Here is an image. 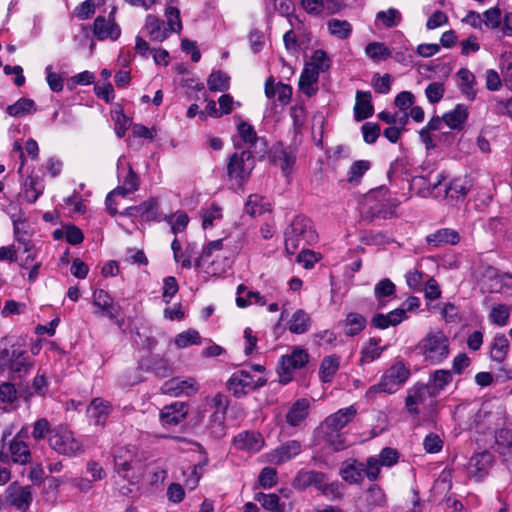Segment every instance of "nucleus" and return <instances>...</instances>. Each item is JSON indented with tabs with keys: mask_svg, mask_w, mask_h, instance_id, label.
<instances>
[{
	"mask_svg": "<svg viewBox=\"0 0 512 512\" xmlns=\"http://www.w3.org/2000/svg\"><path fill=\"white\" fill-rule=\"evenodd\" d=\"M285 251L294 255L300 247L310 246L318 241V234L310 218L297 215L284 231Z\"/></svg>",
	"mask_w": 512,
	"mask_h": 512,
	"instance_id": "obj_1",
	"label": "nucleus"
},
{
	"mask_svg": "<svg viewBox=\"0 0 512 512\" xmlns=\"http://www.w3.org/2000/svg\"><path fill=\"white\" fill-rule=\"evenodd\" d=\"M0 359H3L4 371L7 370L14 380L26 378L35 365L32 355L19 344H13L9 348L3 347Z\"/></svg>",
	"mask_w": 512,
	"mask_h": 512,
	"instance_id": "obj_2",
	"label": "nucleus"
},
{
	"mask_svg": "<svg viewBox=\"0 0 512 512\" xmlns=\"http://www.w3.org/2000/svg\"><path fill=\"white\" fill-rule=\"evenodd\" d=\"M165 16L167 17V26L164 20L153 14L146 16L143 31L146 32L151 41L163 42L169 37L171 32H180L182 29L180 11L178 8L172 6L167 7Z\"/></svg>",
	"mask_w": 512,
	"mask_h": 512,
	"instance_id": "obj_3",
	"label": "nucleus"
},
{
	"mask_svg": "<svg viewBox=\"0 0 512 512\" xmlns=\"http://www.w3.org/2000/svg\"><path fill=\"white\" fill-rule=\"evenodd\" d=\"M410 375L409 367L402 360H397L383 373L378 383L368 388L366 398L373 399L379 393H396L408 381Z\"/></svg>",
	"mask_w": 512,
	"mask_h": 512,
	"instance_id": "obj_4",
	"label": "nucleus"
},
{
	"mask_svg": "<svg viewBox=\"0 0 512 512\" xmlns=\"http://www.w3.org/2000/svg\"><path fill=\"white\" fill-rule=\"evenodd\" d=\"M256 158H258V155L248 150L231 154L226 164V177L228 181L239 188H243L249 181L255 168Z\"/></svg>",
	"mask_w": 512,
	"mask_h": 512,
	"instance_id": "obj_5",
	"label": "nucleus"
},
{
	"mask_svg": "<svg viewBox=\"0 0 512 512\" xmlns=\"http://www.w3.org/2000/svg\"><path fill=\"white\" fill-rule=\"evenodd\" d=\"M425 361L432 365L441 364L450 354L449 338L443 331H430L416 347Z\"/></svg>",
	"mask_w": 512,
	"mask_h": 512,
	"instance_id": "obj_6",
	"label": "nucleus"
},
{
	"mask_svg": "<svg viewBox=\"0 0 512 512\" xmlns=\"http://www.w3.org/2000/svg\"><path fill=\"white\" fill-rule=\"evenodd\" d=\"M236 122L237 134L240 141L234 140V147L236 149L247 146L248 151L258 155V159L265 158L268 151V143L264 137H259L254 126L247 121L241 119L240 116H234Z\"/></svg>",
	"mask_w": 512,
	"mask_h": 512,
	"instance_id": "obj_7",
	"label": "nucleus"
},
{
	"mask_svg": "<svg viewBox=\"0 0 512 512\" xmlns=\"http://www.w3.org/2000/svg\"><path fill=\"white\" fill-rule=\"evenodd\" d=\"M48 443L51 449L65 456L75 457L84 452L83 443L71 430L63 426L53 428Z\"/></svg>",
	"mask_w": 512,
	"mask_h": 512,
	"instance_id": "obj_8",
	"label": "nucleus"
},
{
	"mask_svg": "<svg viewBox=\"0 0 512 512\" xmlns=\"http://www.w3.org/2000/svg\"><path fill=\"white\" fill-rule=\"evenodd\" d=\"M309 362V354L307 350L295 347L290 354L282 355L277 372L279 374L280 383L288 384L293 379V373L307 365Z\"/></svg>",
	"mask_w": 512,
	"mask_h": 512,
	"instance_id": "obj_9",
	"label": "nucleus"
},
{
	"mask_svg": "<svg viewBox=\"0 0 512 512\" xmlns=\"http://www.w3.org/2000/svg\"><path fill=\"white\" fill-rule=\"evenodd\" d=\"M267 383L265 377L254 378L249 372L245 370L235 371L227 381V389L236 398L246 396L252 391H255Z\"/></svg>",
	"mask_w": 512,
	"mask_h": 512,
	"instance_id": "obj_10",
	"label": "nucleus"
},
{
	"mask_svg": "<svg viewBox=\"0 0 512 512\" xmlns=\"http://www.w3.org/2000/svg\"><path fill=\"white\" fill-rule=\"evenodd\" d=\"M93 314L96 317L108 318L110 321L121 326L123 321L119 320L121 306L115 303L114 298L104 289H95L92 294Z\"/></svg>",
	"mask_w": 512,
	"mask_h": 512,
	"instance_id": "obj_11",
	"label": "nucleus"
},
{
	"mask_svg": "<svg viewBox=\"0 0 512 512\" xmlns=\"http://www.w3.org/2000/svg\"><path fill=\"white\" fill-rule=\"evenodd\" d=\"M292 486L300 491L306 490L308 487H315L317 490L326 493L332 491V484L327 483V475L316 470H300L292 481Z\"/></svg>",
	"mask_w": 512,
	"mask_h": 512,
	"instance_id": "obj_12",
	"label": "nucleus"
},
{
	"mask_svg": "<svg viewBox=\"0 0 512 512\" xmlns=\"http://www.w3.org/2000/svg\"><path fill=\"white\" fill-rule=\"evenodd\" d=\"M120 216L140 218L144 221H161L158 215V200L150 198L137 206H130L119 213Z\"/></svg>",
	"mask_w": 512,
	"mask_h": 512,
	"instance_id": "obj_13",
	"label": "nucleus"
},
{
	"mask_svg": "<svg viewBox=\"0 0 512 512\" xmlns=\"http://www.w3.org/2000/svg\"><path fill=\"white\" fill-rule=\"evenodd\" d=\"M7 502L22 512H27L32 503V488L31 486H20L17 482L10 484L6 490Z\"/></svg>",
	"mask_w": 512,
	"mask_h": 512,
	"instance_id": "obj_14",
	"label": "nucleus"
},
{
	"mask_svg": "<svg viewBox=\"0 0 512 512\" xmlns=\"http://www.w3.org/2000/svg\"><path fill=\"white\" fill-rule=\"evenodd\" d=\"M302 451V443L298 440H288L266 454L267 461L275 465H281L299 455Z\"/></svg>",
	"mask_w": 512,
	"mask_h": 512,
	"instance_id": "obj_15",
	"label": "nucleus"
},
{
	"mask_svg": "<svg viewBox=\"0 0 512 512\" xmlns=\"http://www.w3.org/2000/svg\"><path fill=\"white\" fill-rule=\"evenodd\" d=\"M232 443L238 450L256 453L262 449L265 441L261 433L245 430L237 434Z\"/></svg>",
	"mask_w": 512,
	"mask_h": 512,
	"instance_id": "obj_16",
	"label": "nucleus"
},
{
	"mask_svg": "<svg viewBox=\"0 0 512 512\" xmlns=\"http://www.w3.org/2000/svg\"><path fill=\"white\" fill-rule=\"evenodd\" d=\"M187 414L188 405L185 402L176 401L161 409L160 422L163 426H176L186 418Z\"/></svg>",
	"mask_w": 512,
	"mask_h": 512,
	"instance_id": "obj_17",
	"label": "nucleus"
},
{
	"mask_svg": "<svg viewBox=\"0 0 512 512\" xmlns=\"http://www.w3.org/2000/svg\"><path fill=\"white\" fill-rule=\"evenodd\" d=\"M365 464L355 458H348L342 462L339 475L350 485L360 484L364 480Z\"/></svg>",
	"mask_w": 512,
	"mask_h": 512,
	"instance_id": "obj_18",
	"label": "nucleus"
},
{
	"mask_svg": "<svg viewBox=\"0 0 512 512\" xmlns=\"http://www.w3.org/2000/svg\"><path fill=\"white\" fill-rule=\"evenodd\" d=\"M371 196L368 198L366 207L363 211L362 217L368 222L375 219H387L394 213L396 204H391L389 201H370Z\"/></svg>",
	"mask_w": 512,
	"mask_h": 512,
	"instance_id": "obj_19",
	"label": "nucleus"
},
{
	"mask_svg": "<svg viewBox=\"0 0 512 512\" xmlns=\"http://www.w3.org/2000/svg\"><path fill=\"white\" fill-rule=\"evenodd\" d=\"M94 37L103 41L105 39L117 40L120 37L121 29L115 20H107L104 16H97L93 23Z\"/></svg>",
	"mask_w": 512,
	"mask_h": 512,
	"instance_id": "obj_20",
	"label": "nucleus"
},
{
	"mask_svg": "<svg viewBox=\"0 0 512 512\" xmlns=\"http://www.w3.org/2000/svg\"><path fill=\"white\" fill-rule=\"evenodd\" d=\"M356 414L357 410L354 406L339 409L324 420L321 424V428H331L342 431V429L354 419Z\"/></svg>",
	"mask_w": 512,
	"mask_h": 512,
	"instance_id": "obj_21",
	"label": "nucleus"
},
{
	"mask_svg": "<svg viewBox=\"0 0 512 512\" xmlns=\"http://www.w3.org/2000/svg\"><path fill=\"white\" fill-rule=\"evenodd\" d=\"M113 411L109 401L102 398H94L87 407L88 416L94 420L95 425L104 426L107 418Z\"/></svg>",
	"mask_w": 512,
	"mask_h": 512,
	"instance_id": "obj_22",
	"label": "nucleus"
},
{
	"mask_svg": "<svg viewBox=\"0 0 512 512\" xmlns=\"http://www.w3.org/2000/svg\"><path fill=\"white\" fill-rule=\"evenodd\" d=\"M469 118V111L466 105L457 104L452 110L442 115L443 122L452 130L461 131L464 129Z\"/></svg>",
	"mask_w": 512,
	"mask_h": 512,
	"instance_id": "obj_23",
	"label": "nucleus"
},
{
	"mask_svg": "<svg viewBox=\"0 0 512 512\" xmlns=\"http://www.w3.org/2000/svg\"><path fill=\"white\" fill-rule=\"evenodd\" d=\"M405 319H407V314L404 313V310L396 308L387 314L376 313L370 323L372 327L384 330L390 326H397Z\"/></svg>",
	"mask_w": 512,
	"mask_h": 512,
	"instance_id": "obj_24",
	"label": "nucleus"
},
{
	"mask_svg": "<svg viewBox=\"0 0 512 512\" xmlns=\"http://www.w3.org/2000/svg\"><path fill=\"white\" fill-rule=\"evenodd\" d=\"M372 94L370 91L356 92V103L354 106V118L356 121H362L374 114V107L372 104Z\"/></svg>",
	"mask_w": 512,
	"mask_h": 512,
	"instance_id": "obj_25",
	"label": "nucleus"
},
{
	"mask_svg": "<svg viewBox=\"0 0 512 512\" xmlns=\"http://www.w3.org/2000/svg\"><path fill=\"white\" fill-rule=\"evenodd\" d=\"M310 403L306 398L297 399L288 410L286 422L292 426H300L309 415Z\"/></svg>",
	"mask_w": 512,
	"mask_h": 512,
	"instance_id": "obj_26",
	"label": "nucleus"
},
{
	"mask_svg": "<svg viewBox=\"0 0 512 512\" xmlns=\"http://www.w3.org/2000/svg\"><path fill=\"white\" fill-rule=\"evenodd\" d=\"M374 297L377 308H384L391 298H396V285L389 278L381 279L374 286Z\"/></svg>",
	"mask_w": 512,
	"mask_h": 512,
	"instance_id": "obj_27",
	"label": "nucleus"
},
{
	"mask_svg": "<svg viewBox=\"0 0 512 512\" xmlns=\"http://www.w3.org/2000/svg\"><path fill=\"white\" fill-rule=\"evenodd\" d=\"M426 241L428 244H431L435 247L450 244L456 245L460 242V235L458 231L451 228H441L436 230L434 233L429 234L426 237Z\"/></svg>",
	"mask_w": 512,
	"mask_h": 512,
	"instance_id": "obj_28",
	"label": "nucleus"
},
{
	"mask_svg": "<svg viewBox=\"0 0 512 512\" xmlns=\"http://www.w3.org/2000/svg\"><path fill=\"white\" fill-rule=\"evenodd\" d=\"M318 78L319 74L316 70L310 69V66H305L299 78V89L306 96L312 97L318 92Z\"/></svg>",
	"mask_w": 512,
	"mask_h": 512,
	"instance_id": "obj_29",
	"label": "nucleus"
},
{
	"mask_svg": "<svg viewBox=\"0 0 512 512\" xmlns=\"http://www.w3.org/2000/svg\"><path fill=\"white\" fill-rule=\"evenodd\" d=\"M340 367V357L333 354L325 356L320 364L319 379L323 383H330Z\"/></svg>",
	"mask_w": 512,
	"mask_h": 512,
	"instance_id": "obj_30",
	"label": "nucleus"
},
{
	"mask_svg": "<svg viewBox=\"0 0 512 512\" xmlns=\"http://www.w3.org/2000/svg\"><path fill=\"white\" fill-rule=\"evenodd\" d=\"M44 191L43 180L39 176L29 175L24 182V197L28 203H35Z\"/></svg>",
	"mask_w": 512,
	"mask_h": 512,
	"instance_id": "obj_31",
	"label": "nucleus"
},
{
	"mask_svg": "<svg viewBox=\"0 0 512 512\" xmlns=\"http://www.w3.org/2000/svg\"><path fill=\"white\" fill-rule=\"evenodd\" d=\"M457 76L460 79L459 89L468 100H474L476 98V90L474 84L476 82L474 74L467 68H460L457 72Z\"/></svg>",
	"mask_w": 512,
	"mask_h": 512,
	"instance_id": "obj_32",
	"label": "nucleus"
},
{
	"mask_svg": "<svg viewBox=\"0 0 512 512\" xmlns=\"http://www.w3.org/2000/svg\"><path fill=\"white\" fill-rule=\"evenodd\" d=\"M380 342L381 339L375 337L368 340V343L361 349L360 365L369 364L381 356L385 347H379Z\"/></svg>",
	"mask_w": 512,
	"mask_h": 512,
	"instance_id": "obj_33",
	"label": "nucleus"
},
{
	"mask_svg": "<svg viewBox=\"0 0 512 512\" xmlns=\"http://www.w3.org/2000/svg\"><path fill=\"white\" fill-rule=\"evenodd\" d=\"M9 452L11 460L16 464L25 465L30 462L31 452L26 442L11 440L9 443Z\"/></svg>",
	"mask_w": 512,
	"mask_h": 512,
	"instance_id": "obj_34",
	"label": "nucleus"
},
{
	"mask_svg": "<svg viewBox=\"0 0 512 512\" xmlns=\"http://www.w3.org/2000/svg\"><path fill=\"white\" fill-rule=\"evenodd\" d=\"M321 431L323 433V440L333 451H342L348 447L346 438L341 431L331 428H321Z\"/></svg>",
	"mask_w": 512,
	"mask_h": 512,
	"instance_id": "obj_35",
	"label": "nucleus"
},
{
	"mask_svg": "<svg viewBox=\"0 0 512 512\" xmlns=\"http://www.w3.org/2000/svg\"><path fill=\"white\" fill-rule=\"evenodd\" d=\"M254 500L259 502L261 506L270 512H284L285 504L280 502V498L275 493L258 492L254 496Z\"/></svg>",
	"mask_w": 512,
	"mask_h": 512,
	"instance_id": "obj_36",
	"label": "nucleus"
},
{
	"mask_svg": "<svg viewBox=\"0 0 512 512\" xmlns=\"http://www.w3.org/2000/svg\"><path fill=\"white\" fill-rule=\"evenodd\" d=\"M470 181L465 178H455L445 187V194L452 199L464 198L470 191Z\"/></svg>",
	"mask_w": 512,
	"mask_h": 512,
	"instance_id": "obj_37",
	"label": "nucleus"
},
{
	"mask_svg": "<svg viewBox=\"0 0 512 512\" xmlns=\"http://www.w3.org/2000/svg\"><path fill=\"white\" fill-rule=\"evenodd\" d=\"M36 111L35 102L29 98H20L6 108V113L12 117H23Z\"/></svg>",
	"mask_w": 512,
	"mask_h": 512,
	"instance_id": "obj_38",
	"label": "nucleus"
},
{
	"mask_svg": "<svg viewBox=\"0 0 512 512\" xmlns=\"http://www.w3.org/2000/svg\"><path fill=\"white\" fill-rule=\"evenodd\" d=\"M247 290V287L244 284H240L237 287V297H236V304L240 308H245L251 303L259 304L260 306H263L266 304V299L264 296H262L259 292L255 291H247L246 296L243 297L242 293H244Z\"/></svg>",
	"mask_w": 512,
	"mask_h": 512,
	"instance_id": "obj_39",
	"label": "nucleus"
},
{
	"mask_svg": "<svg viewBox=\"0 0 512 512\" xmlns=\"http://www.w3.org/2000/svg\"><path fill=\"white\" fill-rule=\"evenodd\" d=\"M509 351V341L504 334H497L492 343L490 357L493 361L502 363Z\"/></svg>",
	"mask_w": 512,
	"mask_h": 512,
	"instance_id": "obj_40",
	"label": "nucleus"
},
{
	"mask_svg": "<svg viewBox=\"0 0 512 512\" xmlns=\"http://www.w3.org/2000/svg\"><path fill=\"white\" fill-rule=\"evenodd\" d=\"M341 323L345 327H348L345 332L346 335L356 336L365 329L367 321L363 315L351 312L347 314L346 318Z\"/></svg>",
	"mask_w": 512,
	"mask_h": 512,
	"instance_id": "obj_41",
	"label": "nucleus"
},
{
	"mask_svg": "<svg viewBox=\"0 0 512 512\" xmlns=\"http://www.w3.org/2000/svg\"><path fill=\"white\" fill-rule=\"evenodd\" d=\"M311 325L310 316L302 309L297 310L289 321V331L294 334L307 332Z\"/></svg>",
	"mask_w": 512,
	"mask_h": 512,
	"instance_id": "obj_42",
	"label": "nucleus"
},
{
	"mask_svg": "<svg viewBox=\"0 0 512 512\" xmlns=\"http://www.w3.org/2000/svg\"><path fill=\"white\" fill-rule=\"evenodd\" d=\"M494 456L491 452L485 450L475 453L470 459V466L475 468L477 474L483 475L492 466Z\"/></svg>",
	"mask_w": 512,
	"mask_h": 512,
	"instance_id": "obj_43",
	"label": "nucleus"
},
{
	"mask_svg": "<svg viewBox=\"0 0 512 512\" xmlns=\"http://www.w3.org/2000/svg\"><path fill=\"white\" fill-rule=\"evenodd\" d=\"M495 442L501 455L512 458V429L501 428L497 430Z\"/></svg>",
	"mask_w": 512,
	"mask_h": 512,
	"instance_id": "obj_44",
	"label": "nucleus"
},
{
	"mask_svg": "<svg viewBox=\"0 0 512 512\" xmlns=\"http://www.w3.org/2000/svg\"><path fill=\"white\" fill-rule=\"evenodd\" d=\"M163 390L165 393L178 396L182 393L189 394V390L194 391L195 388L192 379L180 380L178 378H172L171 380L165 382Z\"/></svg>",
	"mask_w": 512,
	"mask_h": 512,
	"instance_id": "obj_45",
	"label": "nucleus"
},
{
	"mask_svg": "<svg viewBox=\"0 0 512 512\" xmlns=\"http://www.w3.org/2000/svg\"><path fill=\"white\" fill-rule=\"evenodd\" d=\"M207 85L212 92H225L230 87V77L221 70L213 71L207 79Z\"/></svg>",
	"mask_w": 512,
	"mask_h": 512,
	"instance_id": "obj_46",
	"label": "nucleus"
},
{
	"mask_svg": "<svg viewBox=\"0 0 512 512\" xmlns=\"http://www.w3.org/2000/svg\"><path fill=\"white\" fill-rule=\"evenodd\" d=\"M402 21V15L396 8H389L385 11H379L375 17V23L380 22L385 28L396 27Z\"/></svg>",
	"mask_w": 512,
	"mask_h": 512,
	"instance_id": "obj_47",
	"label": "nucleus"
},
{
	"mask_svg": "<svg viewBox=\"0 0 512 512\" xmlns=\"http://www.w3.org/2000/svg\"><path fill=\"white\" fill-rule=\"evenodd\" d=\"M114 122V131L118 138H123L131 127L132 119L126 116L122 109H115L111 113Z\"/></svg>",
	"mask_w": 512,
	"mask_h": 512,
	"instance_id": "obj_48",
	"label": "nucleus"
},
{
	"mask_svg": "<svg viewBox=\"0 0 512 512\" xmlns=\"http://www.w3.org/2000/svg\"><path fill=\"white\" fill-rule=\"evenodd\" d=\"M225 416L226 413L222 412H213V414L210 416L208 430L209 433L216 439H220L226 434Z\"/></svg>",
	"mask_w": 512,
	"mask_h": 512,
	"instance_id": "obj_49",
	"label": "nucleus"
},
{
	"mask_svg": "<svg viewBox=\"0 0 512 512\" xmlns=\"http://www.w3.org/2000/svg\"><path fill=\"white\" fill-rule=\"evenodd\" d=\"M365 53L374 62L386 60L391 56L390 49L382 42H370L365 47Z\"/></svg>",
	"mask_w": 512,
	"mask_h": 512,
	"instance_id": "obj_50",
	"label": "nucleus"
},
{
	"mask_svg": "<svg viewBox=\"0 0 512 512\" xmlns=\"http://www.w3.org/2000/svg\"><path fill=\"white\" fill-rule=\"evenodd\" d=\"M370 167L371 162L368 160H357L353 162L347 174V181L351 184H358Z\"/></svg>",
	"mask_w": 512,
	"mask_h": 512,
	"instance_id": "obj_51",
	"label": "nucleus"
},
{
	"mask_svg": "<svg viewBox=\"0 0 512 512\" xmlns=\"http://www.w3.org/2000/svg\"><path fill=\"white\" fill-rule=\"evenodd\" d=\"M174 343L177 348L183 349L190 345H199L201 336L195 329H188L176 335Z\"/></svg>",
	"mask_w": 512,
	"mask_h": 512,
	"instance_id": "obj_52",
	"label": "nucleus"
},
{
	"mask_svg": "<svg viewBox=\"0 0 512 512\" xmlns=\"http://www.w3.org/2000/svg\"><path fill=\"white\" fill-rule=\"evenodd\" d=\"M327 24L330 34L340 39H346L352 32V26L346 20L331 19Z\"/></svg>",
	"mask_w": 512,
	"mask_h": 512,
	"instance_id": "obj_53",
	"label": "nucleus"
},
{
	"mask_svg": "<svg viewBox=\"0 0 512 512\" xmlns=\"http://www.w3.org/2000/svg\"><path fill=\"white\" fill-rule=\"evenodd\" d=\"M305 66H310V69H314L320 74L330 68V59L326 51L317 49L312 54L311 62L307 63Z\"/></svg>",
	"mask_w": 512,
	"mask_h": 512,
	"instance_id": "obj_54",
	"label": "nucleus"
},
{
	"mask_svg": "<svg viewBox=\"0 0 512 512\" xmlns=\"http://www.w3.org/2000/svg\"><path fill=\"white\" fill-rule=\"evenodd\" d=\"M366 502L370 509L385 505L386 495L380 486L373 484L367 489Z\"/></svg>",
	"mask_w": 512,
	"mask_h": 512,
	"instance_id": "obj_55",
	"label": "nucleus"
},
{
	"mask_svg": "<svg viewBox=\"0 0 512 512\" xmlns=\"http://www.w3.org/2000/svg\"><path fill=\"white\" fill-rule=\"evenodd\" d=\"M424 397L425 387L415 388L413 393L408 394L405 399V406L410 414L419 415L420 411L417 405L424 401Z\"/></svg>",
	"mask_w": 512,
	"mask_h": 512,
	"instance_id": "obj_56",
	"label": "nucleus"
},
{
	"mask_svg": "<svg viewBox=\"0 0 512 512\" xmlns=\"http://www.w3.org/2000/svg\"><path fill=\"white\" fill-rule=\"evenodd\" d=\"M453 380V374L450 370L438 369L430 377V384L438 391L444 390Z\"/></svg>",
	"mask_w": 512,
	"mask_h": 512,
	"instance_id": "obj_57",
	"label": "nucleus"
},
{
	"mask_svg": "<svg viewBox=\"0 0 512 512\" xmlns=\"http://www.w3.org/2000/svg\"><path fill=\"white\" fill-rule=\"evenodd\" d=\"M277 470L272 467H264L258 476V483L263 489H270L277 484Z\"/></svg>",
	"mask_w": 512,
	"mask_h": 512,
	"instance_id": "obj_58",
	"label": "nucleus"
},
{
	"mask_svg": "<svg viewBox=\"0 0 512 512\" xmlns=\"http://www.w3.org/2000/svg\"><path fill=\"white\" fill-rule=\"evenodd\" d=\"M483 24L486 28L494 30L501 25V10L498 6L489 8L482 14Z\"/></svg>",
	"mask_w": 512,
	"mask_h": 512,
	"instance_id": "obj_59",
	"label": "nucleus"
},
{
	"mask_svg": "<svg viewBox=\"0 0 512 512\" xmlns=\"http://www.w3.org/2000/svg\"><path fill=\"white\" fill-rule=\"evenodd\" d=\"M361 132L366 144H374L381 134V127L375 122H365L361 126Z\"/></svg>",
	"mask_w": 512,
	"mask_h": 512,
	"instance_id": "obj_60",
	"label": "nucleus"
},
{
	"mask_svg": "<svg viewBox=\"0 0 512 512\" xmlns=\"http://www.w3.org/2000/svg\"><path fill=\"white\" fill-rule=\"evenodd\" d=\"M48 389V381L44 374H37L33 381L31 388L26 390V398L31 397L34 394L44 396Z\"/></svg>",
	"mask_w": 512,
	"mask_h": 512,
	"instance_id": "obj_61",
	"label": "nucleus"
},
{
	"mask_svg": "<svg viewBox=\"0 0 512 512\" xmlns=\"http://www.w3.org/2000/svg\"><path fill=\"white\" fill-rule=\"evenodd\" d=\"M52 430L50 422L46 418H40L33 424L31 435L35 441H40L47 435L50 437Z\"/></svg>",
	"mask_w": 512,
	"mask_h": 512,
	"instance_id": "obj_62",
	"label": "nucleus"
},
{
	"mask_svg": "<svg viewBox=\"0 0 512 512\" xmlns=\"http://www.w3.org/2000/svg\"><path fill=\"white\" fill-rule=\"evenodd\" d=\"M445 94V86L442 82H431L425 89V95L431 104L441 101Z\"/></svg>",
	"mask_w": 512,
	"mask_h": 512,
	"instance_id": "obj_63",
	"label": "nucleus"
},
{
	"mask_svg": "<svg viewBox=\"0 0 512 512\" xmlns=\"http://www.w3.org/2000/svg\"><path fill=\"white\" fill-rule=\"evenodd\" d=\"M392 77L390 74H384L383 76L375 74L372 77V86L378 94H388L391 90Z\"/></svg>",
	"mask_w": 512,
	"mask_h": 512,
	"instance_id": "obj_64",
	"label": "nucleus"
}]
</instances>
